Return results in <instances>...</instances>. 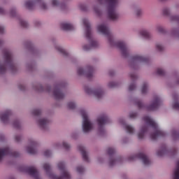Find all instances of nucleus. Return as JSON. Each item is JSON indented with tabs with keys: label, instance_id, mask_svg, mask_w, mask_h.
<instances>
[{
	"label": "nucleus",
	"instance_id": "nucleus-1",
	"mask_svg": "<svg viewBox=\"0 0 179 179\" xmlns=\"http://www.w3.org/2000/svg\"><path fill=\"white\" fill-rule=\"evenodd\" d=\"M97 30L102 34L105 36H108V38L109 40V43L112 45H117L121 51V54L124 58H128L129 57V52L128 50V48L127 47V44L124 42L119 41L115 43L114 39L110 36V30L108 27L106 26V24H100L97 27Z\"/></svg>",
	"mask_w": 179,
	"mask_h": 179
},
{
	"label": "nucleus",
	"instance_id": "nucleus-2",
	"mask_svg": "<svg viewBox=\"0 0 179 179\" xmlns=\"http://www.w3.org/2000/svg\"><path fill=\"white\" fill-rule=\"evenodd\" d=\"M3 64H0V75L6 73V71H10L12 73L17 72V66L12 60V55L8 50H3Z\"/></svg>",
	"mask_w": 179,
	"mask_h": 179
},
{
	"label": "nucleus",
	"instance_id": "nucleus-3",
	"mask_svg": "<svg viewBox=\"0 0 179 179\" xmlns=\"http://www.w3.org/2000/svg\"><path fill=\"white\" fill-rule=\"evenodd\" d=\"M58 169L62 171V176H57V175L54 174L51 172V165L48 163H45L43 164V169L46 172V174L48 176L49 178L50 179H69L71 178V174L69 172L65 169V164L63 162H59L58 164Z\"/></svg>",
	"mask_w": 179,
	"mask_h": 179
},
{
	"label": "nucleus",
	"instance_id": "nucleus-4",
	"mask_svg": "<svg viewBox=\"0 0 179 179\" xmlns=\"http://www.w3.org/2000/svg\"><path fill=\"white\" fill-rule=\"evenodd\" d=\"M98 3H106L107 2V15L110 20H118L120 14L117 13L115 8L118 5L119 0H97Z\"/></svg>",
	"mask_w": 179,
	"mask_h": 179
},
{
	"label": "nucleus",
	"instance_id": "nucleus-5",
	"mask_svg": "<svg viewBox=\"0 0 179 179\" xmlns=\"http://www.w3.org/2000/svg\"><path fill=\"white\" fill-rule=\"evenodd\" d=\"M143 120L145 121L147 125L152 127V128L154 129V132L150 135V138L151 139H152V141H156L157 138H160V136H164V135H166L164 132L159 129L157 124L150 117L145 116L143 117Z\"/></svg>",
	"mask_w": 179,
	"mask_h": 179
},
{
	"label": "nucleus",
	"instance_id": "nucleus-6",
	"mask_svg": "<svg viewBox=\"0 0 179 179\" xmlns=\"http://www.w3.org/2000/svg\"><path fill=\"white\" fill-rule=\"evenodd\" d=\"M83 22V24L86 27V38L90 40V43L91 44V46H89L88 45H85L83 48L84 51H89V50L92 49V47H97V45H99V43L93 39V36L92 35V28H90V23L89 22V20H87V19H84Z\"/></svg>",
	"mask_w": 179,
	"mask_h": 179
},
{
	"label": "nucleus",
	"instance_id": "nucleus-7",
	"mask_svg": "<svg viewBox=\"0 0 179 179\" xmlns=\"http://www.w3.org/2000/svg\"><path fill=\"white\" fill-rule=\"evenodd\" d=\"M80 114L83 117V131L87 134L93 129V123L89 118V116L85 110H81Z\"/></svg>",
	"mask_w": 179,
	"mask_h": 179
},
{
	"label": "nucleus",
	"instance_id": "nucleus-8",
	"mask_svg": "<svg viewBox=\"0 0 179 179\" xmlns=\"http://www.w3.org/2000/svg\"><path fill=\"white\" fill-rule=\"evenodd\" d=\"M108 122V117L106 115H102L97 118V124L99 125V135H104L106 131L103 128V125H106Z\"/></svg>",
	"mask_w": 179,
	"mask_h": 179
},
{
	"label": "nucleus",
	"instance_id": "nucleus-9",
	"mask_svg": "<svg viewBox=\"0 0 179 179\" xmlns=\"http://www.w3.org/2000/svg\"><path fill=\"white\" fill-rule=\"evenodd\" d=\"M136 159H141L142 160L143 164L145 166H149L150 164V159L146 155L140 153L136 155H131L127 158L128 162H134V160H136Z\"/></svg>",
	"mask_w": 179,
	"mask_h": 179
},
{
	"label": "nucleus",
	"instance_id": "nucleus-10",
	"mask_svg": "<svg viewBox=\"0 0 179 179\" xmlns=\"http://www.w3.org/2000/svg\"><path fill=\"white\" fill-rule=\"evenodd\" d=\"M93 71H94L93 67L87 66L85 70L80 67L78 68L77 72L78 75H85L86 78L91 79V78H93Z\"/></svg>",
	"mask_w": 179,
	"mask_h": 179
},
{
	"label": "nucleus",
	"instance_id": "nucleus-11",
	"mask_svg": "<svg viewBox=\"0 0 179 179\" xmlns=\"http://www.w3.org/2000/svg\"><path fill=\"white\" fill-rule=\"evenodd\" d=\"M149 58L143 57L142 56H134L129 61V65L131 68H134L135 65H138V62H148Z\"/></svg>",
	"mask_w": 179,
	"mask_h": 179
},
{
	"label": "nucleus",
	"instance_id": "nucleus-12",
	"mask_svg": "<svg viewBox=\"0 0 179 179\" xmlns=\"http://www.w3.org/2000/svg\"><path fill=\"white\" fill-rule=\"evenodd\" d=\"M164 16H166L171 20V22H179V15H172L170 12V9L165 8L162 10Z\"/></svg>",
	"mask_w": 179,
	"mask_h": 179
},
{
	"label": "nucleus",
	"instance_id": "nucleus-13",
	"mask_svg": "<svg viewBox=\"0 0 179 179\" xmlns=\"http://www.w3.org/2000/svg\"><path fill=\"white\" fill-rule=\"evenodd\" d=\"M159 106H160V99H159L157 96H155L151 104L147 106L146 108L148 111H155V110H157Z\"/></svg>",
	"mask_w": 179,
	"mask_h": 179
},
{
	"label": "nucleus",
	"instance_id": "nucleus-14",
	"mask_svg": "<svg viewBox=\"0 0 179 179\" xmlns=\"http://www.w3.org/2000/svg\"><path fill=\"white\" fill-rule=\"evenodd\" d=\"M119 121H120V123L123 125L127 134H129L130 135H134V134H135V128H134V127H132L131 125L127 124L124 119H120Z\"/></svg>",
	"mask_w": 179,
	"mask_h": 179
},
{
	"label": "nucleus",
	"instance_id": "nucleus-15",
	"mask_svg": "<svg viewBox=\"0 0 179 179\" xmlns=\"http://www.w3.org/2000/svg\"><path fill=\"white\" fill-rule=\"evenodd\" d=\"M50 122H51V120L45 118V117H41L39 118L37 120V124L38 125V127H40V128H41V129H47V125H48V124H50Z\"/></svg>",
	"mask_w": 179,
	"mask_h": 179
},
{
	"label": "nucleus",
	"instance_id": "nucleus-16",
	"mask_svg": "<svg viewBox=\"0 0 179 179\" xmlns=\"http://www.w3.org/2000/svg\"><path fill=\"white\" fill-rule=\"evenodd\" d=\"M53 96L56 100H62L65 98V94L57 88L53 90Z\"/></svg>",
	"mask_w": 179,
	"mask_h": 179
},
{
	"label": "nucleus",
	"instance_id": "nucleus-17",
	"mask_svg": "<svg viewBox=\"0 0 179 179\" xmlns=\"http://www.w3.org/2000/svg\"><path fill=\"white\" fill-rule=\"evenodd\" d=\"M12 115V112L10 110H7L6 112H3L1 115L0 118L4 124H6L8 121H9V117Z\"/></svg>",
	"mask_w": 179,
	"mask_h": 179
},
{
	"label": "nucleus",
	"instance_id": "nucleus-18",
	"mask_svg": "<svg viewBox=\"0 0 179 179\" xmlns=\"http://www.w3.org/2000/svg\"><path fill=\"white\" fill-rule=\"evenodd\" d=\"M78 150H80V152H81V153L83 155V159L85 162H88L89 161V157H87V152H86V150L85 149V147H83V145H79L78 146Z\"/></svg>",
	"mask_w": 179,
	"mask_h": 179
},
{
	"label": "nucleus",
	"instance_id": "nucleus-19",
	"mask_svg": "<svg viewBox=\"0 0 179 179\" xmlns=\"http://www.w3.org/2000/svg\"><path fill=\"white\" fill-rule=\"evenodd\" d=\"M149 127L148 126H144L141 128V131L138 133V139H143V136H145V132L148 131Z\"/></svg>",
	"mask_w": 179,
	"mask_h": 179
},
{
	"label": "nucleus",
	"instance_id": "nucleus-20",
	"mask_svg": "<svg viewBox=\"0 0 179 179\" xmlns=\"http://www.w3.org/2000/svg\"><path fill=\"white\" fill-rule=\"evenodd\" d=\"M173 179H179V159L177 161L176 168L173 171Z\"/></svg>",
	"mask_w": 179,
	"mask_h": 179
},
{
	"label": "nucleus",
	"instance_id": "nucleus-21",
	"mask_svg": "<svg viewBox=\"0 0 179 179\" xmlns=\"http://www.w3.org/2000/svg\"><path fill=\"white\" fill-rule=\"evenodd\" d=\"M140 34L143 37H145V38H152V35L148 30L146 29H142L140 31Z\"/></svg>",
	"mask_w": 179,
	"mask_h": 179
},
{
	"label": "nucleus",
	"instance_id": "nucleus-22",
	"mask_svg": "<svg viewBox=\"0 0 179 179\" xmlns=\"http://www.w3.org/2000/svg\"><path fill=\"white\" fill-rule=\"evenodd\" d=\"M6 155H9V148H6L0 149V161L2 160L3 156H6Z\"/></svg>",
	"mask_w": 179,
	"mask_h": 179
},
{
	"label": "nucleus",
	"instance_id": "nucleus-23",
	"mask_svg": "<svg viewBox=\"0 0 179 179\" xmlns=\"http://www.w3.org/2000/svg\"><path fill=\"white\" fill-rule=\"evenodd\" d=\"M62 30H73V25L68 23H62L61 24Z\"/></svg>",
	"mask_w": 179,
	"mask_h": 179
},
{
	"label": "nucleus",
	"instance_id": "nucleus-24",
	"mask_svg": "<svg viewBox=\"0 0 179 179\" xmlns=\"http://www.w3.org/2000/svg\"><path fill=\"white\" fill-rule=\"evenodd\" d=\"M121 160H122L121 157H118L116 159L110 158L109 160L110 167H113V166H115V164H117V163L121 162Z\"/></svg>",
	"mask_w": 179,
	"mask_h": 179
},
{
	"label": "nucleus",
	"instance_id": "nucleus-25",
	"mask_svg": "<svg viewBox=\"0 0 179 179\" xmlns=\"http://www.w3.org/2000/svg\"><path fill=\"white\" fill-rule=\"evenodd\" d=\"M33 89L36 92H43V90H44V88L43 87V85H41V84H40V83L34 84L33 85Z\"/></svg>",
	"mask_w": 179,
	"mask_h": 179
},
{
	"label": "nucleus",
	"instance_id": "nucleus-26",
	"mask_svg": "<svg viewBox=\"0 0 179 179\" xmlns=\"http://www.w3.org/2000/svg\"><path fill=\"white\" fill-rule=\"evenodd\" d=\"M36 5V1H28L25 3V8H27V9H29V10H31L34 8Z\"/></svg>",
	"mask_w": 179,
	"mask_h": 179
},
{
	"label": "nucleus",
	"instance_id": "nucleus-27",
	"mask_svg": "<svg viewBox=\"0 0 179 179\" xmlns=\"http://www.w3.org/2000/svg\"><path fill=\"white\" fill-rule=\"evenodd\" d=\"M94 94L97 99H101V97H103V94H104V92L103 90H96L94 92Z\"/></svg>",
	"mask_w": 179,
	"mask_h": 179
},
{
	"label": "nucleus",
	"instance_id": "nucleus-28",
	"mask_svg": "<svg viewBox=\"0 0 179 179\" xmlns=\"http://www.w3.org/2000/svg\"><path fill=\"white\" fill-rule=\"evenodd\" d=\"M94 12L96 13L97 16H101V10L100 9V7L97 5H94L93 7Z\"/></svg>",
	"mask_w": 179,
	"mask_h": 179
},
{
	"label": "nucleus",
	"instance_id": "nucleus-29",
	"mask_svg": "<svg viewBox=\"0 0 179 179\" xmlns=\"http://www.w3.org/2000/svg\"><path fill=\"white\" fill-rule=\"evenodd\" d=\"M134 103H135L136 106H137V107H138L139 108H143L145 107V105L143 104L142 101H141L139 99H136L134 101Z\"/></svg>",
	"mask_w": 179,
	"mask_h": 179
},
{
	"label": "nucleus",
	"instance_id": "nucleus-30",
	"mask_svg": "<svg viewBox=\"0 0 179 179\" xmlns=\"http://www.w3.org/2000/svg\"><path fill=\"white\" fill-rule=\"evenodd\" d=\"M13 125L14 128H16L17 129H20L22 128V123H20L17 120L13 122Z\"/></svg>",
	"mask_w": 179,
	"mask_h": 179
},
{
	"label": "nucleus",
	"instance_id": "nucleus-31",
	"mask_svg": "<svg viewBox=\"0 0 179 179\" xmlns=\"http://www.w3.org/2000/svg\"><path fill=\"white\" fill-rule=\"evenodd\" d=\"M27 151L30 155H36L37 153V150H36V149H34L33 147L30 146L27 148Z\"/></svg>",
	"mask_w": 179,
	"mask_h": 179
},
{
	"label": "nucleus",
	"instance_id": "nucleus-32",
	"mask_svg": "<svg viewBox=\"0 0 179 179\" xmlns=\"http://www.w3.org/2000/svg\"><path fill=\"white\" fill-rule=\"evenodd\" d=\"M57 51L61 52L64 57H68V55H69V53H68V52H66L65 50H64L61 47H57Z\"/></svg>",
	"mask_w": 179,
	"mask_h": 179
},
{
	"label": "nucleus",
	"instance_id": "nucleus-33",
	"mask_svg": "<svg viewBox=\"0 0 179 179\" xmlns=\"http://www.w3.org/2000/svg\"><path fill=\"white\" fill-rule=\"evenodd\" d=\"M42 110L41 109L35 108L31 110L32 115H41Z\"/></svg>",
	"mask_w": 179,
	"mask_h": 179
},
{
	"label": "nucleus",
	"instance_id": "nucleus-34",
	"mask_svg": "<svg viewBox=\"0 0 179 179\" xmlns=\"http://www.w3.org/2000/svg\"><path fill=\"white\" fill-rule=\"evenodd\" d=\"M177 22L179 23V22ZM171 34L173 36H175L176 37H179V27L174 28L173 29H172Z\"/></svg>",
	"mask_w": 179,
	"mask_h": 179
},
{
	"label": "nucleus",
	"instance_id": "nucleus-35",
	"mask_svg": "<svg viewBox=\"0 0 179 179\" xmlns=\"http://www.w3.org/2000/svg\"><path fill=\"white\" fill-rule=\"evenodd\" d=\"M148 92V84L144 83L141 90L142 94H146Z\"/></svg>",
	"mask_w": 179,
	"mask_h": 179
},
{
	"label": "nucleus",
	"instance_id": "nucleus-36",
	"mask_svg": "<svg viewBox=\"0 0 179 179\" xmlns=\"http://www.w3.org/2000/svg\"><path fill=\"white\" fill-rule=\"evenodd\" d=\"M117 86H118V84L117 83H115V82H110L108 84V87L110 89H113V87H117Z\"/></svg>",
	"mask_w": 179,
	"mask_h": 179
},
{
	"label": "nucleus",
	"instance_id": "nucleus-37",
	"mask_svg": "<svg viewBox=\"0 0 179 179\" xmlns=\"http://www.w3.org/2000/svg\"><path fill=\"white\" fill-rule=\"evenodd\" d=\"M157 73H158L159 76H164V75H166V71H164V70L162 69H158L157 70Z\"/></svg>",
	"mask_w": 179,
	"mask_h": 179
},
{
	"label": "nucleus",
	"instance_id": "nucleus-38",
	"mask_svg": "<svg viewBox=\"0 0 179 179\" xmlns=\"http://www.w3.org/2000/svg\"><path fill=\"white\" fill-rule=\"evenodd\" d=\"M68 107L70 110H73L74 108H76V105L73 102H69L68 103Z\"/></svg>",
	"mask_w": 179,
	"mask_h": 179
},
{
	"label": "nucleus",
	"instance_id": "nucleus-39",
	"mask_svg": "<svg viewBox=\"0 0 179 179\" xmlns=\"http://www.w3.org/2000/svg\"><path fill=\"white\" fill-rule=\"evenodd\" d=\"M172 136L173 139H177V138H179V134L177 133V131L173 130L172 131Z\"/></svg>",
	"mask_w": 179,
	"mask_h": 179
},
{
	"label": "nucleus",
	"instance_id": "nucleus-40",
	"mask_svg": "<svg viewBox=\"0 0 179 179\" xmlns=\"http://www.w3.org/2000/svg\"><path fill=\"white\" fill-rule=\"evenodd\" d=\"M114 153H115V150L111 148H108V154H109L110 156L114 155Z\"/></svg>",
	"mask_w": 179,
	"mask_h": 179
},
{
	"label": "nucleus",
	"instance_id": "nucleus-41",
	"mask_svg": "<svg viewBox=\"0 0 179 179\" xmlns=\"http://www.w3.org/2000/svg\"><path fill=\"white\" fill-rule=\"evenodd\" d=\"M76 170L80 174H82L85 171V169L83 166H78Z\"/></svg>",
	"mask_w": 179,
	"mask_h": 179
},
{
	"label": "nucleus",
	"instance_id": "nucleus-42",
	"mask_svg": "<svg viewBox=\"0 0 179 179\" xmlns=\"http://www.w3.org/2000/svg\"><path fill=\"white\" fill-rule=\"evenodd\" d=\"M20 24L22 27H28L29 24L26 21L20 20Z\"/></svg>",
	"mask_w": 179,
	"mask_h": 179
},
{
	"label": "nucleus",
	"instance_id": "nucleus-43",
	"mask_svg": "<svg viewBox=\"0 0 179 179\" xmlns=\"http://www.w3.org/2000/svg\"><path fill=\"white\" fill-rule=\"evenodd\" d=\"M80 8L81 10H83L84 12H86L88 10L87 6L85 4H81L80 6Z\"/></svg>",
	"mask_w": 179,
	"mask_h": 179
},
{
	"label": "nucleus",
	"instance_id": "nucleus-44",
	"mask_svg": "<svg viewBox=\"0 0 179 179\" xmlns=\"http://www.w3.org/2000/svg\"><path fill=\"white\" fill-rule=\"evenodd\" d=\"M157 30L159 33H166V31L164 30V29L162 27H157Z\"/></svg>",
	"mask_w": 179,
	"mask_h": 179
},
{
	"label": "nucleus",
	"instance_id": "nucleus-45",
	"mask_svg": "<svg viewBox=\"0 0 179 179\" xmlns=\"http://www.w3.org/2000/svg\"><path fill=\"white\" fill-rule=\"evenodd\" d=\"M130 78H131V80H136V79H138V76H136V74H135V73H131Z\"/></svg>",
	"mask_w": 179,
	"mask_h": 179
},
{
	"label": "nucleus",
	"instance_id": "nucleus-46",
	"mask_svg": "<svg viewBox=\"0 0 179 179\" xmlns=\"http://www.w3.org/2000/svg\"><path fill=\"white\" fill-rule=\"evenodd\" d=\"M136 88V86L134 84H131L129 86V92H132V90H135V89Z\"/></svg>",
	"mask_w": 179,
	"mask_h": 179
},
{
	"label": "nucleus",
	"instance_id": "nucleus-47",
	"mask_svg": "<svg viewBox=\"0 0 179 179\" xmlns=\"http://www.w3.org/2000/svg\"><path fill=\"white\" fill-rule=\"evenodd\" d=\"M164 153H166V149H164L162 151H158L157 156H164Z\"/></svg>",
	"mask_w": 179,
	"mask_h": 179
},
{
	"label": "nucleus",
	"instance_id": "nucleus-48",
	"mask_svg": "<svg viewBox=\"0 0 179 179\" xmlns=\"http://www.w3.org/2000/svg\"><path fill=\"white\" fill-rule=\"evenodd\" d=\"M137 117H138V113H131L129 114L130 118H136Z\"/></svg>",
	"mask_w": 179,
	"mask_h": 179
},
{
	"label": "nucleus",
	"instance_id": "nucleus-49",
	"mask_svg": "<svg viewBox=\"0 0 179 179\" xmlns=\"http://www.w3.org/2000/svg\"><path fill=\"white\" fill-rule=\"evenodd\" d=\"M15 142H20L22 141V136L17 135L15 137Z\"/></svg>",
	"mask_w": 179,
	"mask_h": 179
},
{
	"label": "nucleus",
	"instance_id": "nucleus-50",
	"mask_svg": "<svg viewBox=\"0 0 179 179\" xmlns=\"http://www.w3.org/2000/svg\"><path fill=\"white\" fill-rule=\"evenodd\" d=\"M44 156H46V157H49V156H51V151L47 150L44 152Z\"/></svg>",
	"mask_w": 179,
	"mask_h": 179
},
{
	"label": "nucleus",
	"instance_id": "nucleus-51",
	"mask_svg": "<svg viewBox=\"0 0 179 179\" xmlns=\"http://www.w3.org/2000/svg\"><path fill=\"white\" fill-rule=\"evenodd\" d=\"M10 15L11 16H16V10L15 9H11L10 11Z\"/></svg>",
	"mask_w": 179,
	"mask_h": 179
},
{
	"label": "nucleus",
	"instance_id": "nucleus-52",
	"mask_svg": "<svg viewBox=\"0 0 179 179\" xmlns=\"http://www.w3.org/2000/svg\"><path fill=\"white\" fill-rule=\"evenodd\" d=\"M63 146L65 149H70L71 145L66 142H63Z\"/></svg>",
	"mask_w": 179,
	"mask_h": 179
},
{
	"label": "nucleus",
	"instance_id": "nucleus-53",
	"mask_svg": "<svg viewBox=\"0 0 179 179\" xmlns=\"http://www.w3.org/2000/svg\"><path fill=\"white\" fill-rule=\"evenodd\" d=\"M173 108H176V110H179V103L175 102L173 105Z\"/></svg>",
	"mask_w": 179,
	"mask_h": 179
},
{
	"label": "nucleus",
	"instance_id": "nucleus-54",
	"mask_svg": "<svg viewBox=\"0 0 179 179\" xmlns=\"http://www.w3.org/2000/svg\"><path fill=\"white\" fill-rule=\"evenodd\" d=\"M157 50L158 51H163V50H164V48H163L162 45H157Z\"/></svg>",
	"mask_w": 179,
	"mask_h": 179
},
{
	"label": "nucleus",
	"instance_id": "nucleus-55",
	"mask_svg": "<svg viewBox=\"0 0 179 179\" xmlns=\"http://www.w3.org/2000/svg\"><path fill=\"white\" fill-rule=\"evenodd\" d=\"M19 89L20 90H22V92H24V90H26V86L20 85H19Z\"/></svg>",
	"mask_w": 179,
	"mask_h": 179
},
{
	"label": "nucleus",
	"instance_id": "nucleus-56",
	"mask_svg": "<svg viewBox=\"0 0 179 179\" xmlns=\"http://www.w3.org/2000/svg\"><path fill=\"white\" fill-rule=\"evenodd\" d=\"M136 16H141L142 15V10L141 9H137L136 11Z\"/></svg>",
	"mask_w": 179,
	"mask_h": 179
},
{
	"label": "nucleus",
	"instance_id": "nucleus-57",
	"mask_svg": "<svg viewBox=\"0 0 179 179\" xmlns=\"http://www.w3.org/2000/svg\"><path fill=\"white\" fill-rule=\"evenodd\" d=\"M52 6H57L58 5V0H52Z\"/></svg>",
	"mask_w": 179,
	"mask_h": 179
},
{
	"label": "nucleus",
	"instance_id": "nucleus-58",
	"mask_svg": "<svg viewBox=\"0 0 179 179\" xmlns=\"http://www.w3.org/2000/svg\"><path fill=\"white\" fill-rule=\"evenodd\" d=\"M31 146H36V145H37V143L33 140H30L29 141Z\"/></svg>",
	"mask_w": 179,
	"mask_h": 179
},
{
	"label": "nucleus",
	"instance_id": "nucleus-59",
	"mask_svg": "<svg viewBox=\"0 0 179 179\" xmlns=\"http://www.w3.org/2000/svg\"><path fill=\"white\" fill-rule=\"evenodd\" d=\"M13 156L14 157H19V156H20V154L17 152H13Z\"/></svg>",
	"mask_w": 179,
	"mask_h": 179
},
{
	"label": "nucleus",
	"instance_id": "nucleus-60",
	"mask_svg": "<svg viewBox=\"0 0 179 179\" xmlns=\"http://www.w3.org/2000/svg\"><path fill=\"white\" fill-rule=\"evenodd\" d=\"M41 6L42 9H47V4L45 3H41Z\"/></svg>",
	"mask_w": 179,
	"mask_h": 179
},
{
	"label": "nucleus",
	"instance_id": "nucleus-61",
	"mask_svg": "<svg viewBox=\"0 0 179 179\" xmlns=\"http://www.w3.org/2000/svg\"><path fill=\"white\" fill-rule=\"evenodd\" d=\"M5 32V29L3 27L0 26V34H3Z\"/></svg>",
	"mask_w": 179,
	"mask_h": 179
},
{
	"label": "nucleus",
	"instance_id": "nucleus-62",
	"mask_svg": "<svg viewBox=\"0 0 179 179\" xmlns=\"http://www.w3.org/2000/svg\"><path fill=\"white\" fill-rule=\"evenodd\" d=\"M27 68L28 69V71H32L33 69H31L33 68V66H31V64H28L27 66Z\"/></svg>",
	"mask_w": 179,
	"mask_h": 179
},
{
	"label": "nucleus",
	"instance_id": "nucleus-63",
	"mask_svg": "<svg viewBox=\"0 0 179 179\" xmlns=\"http://www.w3.org/2000/svg\"><path fill=\"white\" fill-rule=\"evenodd\" d=\"M5 13V10L3 8H0V14L3 15Z\"/></svg>",
	"mask_w": 179,
	"mask_h": 179
},
{
	"label": "nucleus",
	"instance_id": "nucleus-64",
	"mask_svg": "<svg viewBox=\"0 0 179 179\" xmlns=\"http://www.w3.org/2000/svg\"><path fill=\"white\" fill-rule=\"evenodd\" d=\"M122 142H123V143H127V142H128V138H124L123 141H122Z\"/></svg>",
	"mask_w": 179,
	"mask_h": 179
}]
</instances>
